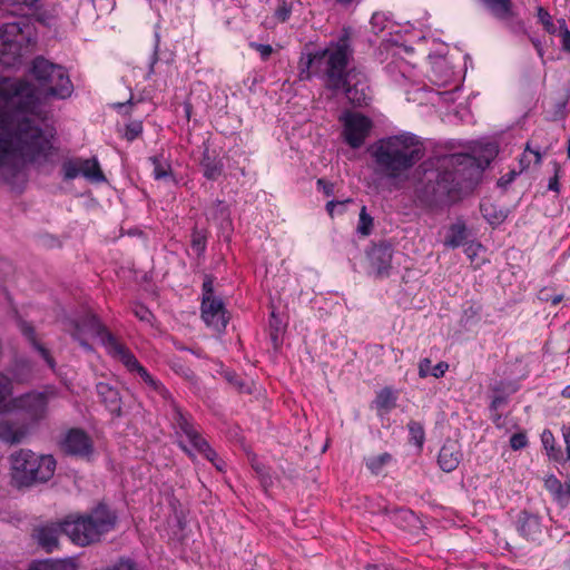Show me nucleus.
<instances>
[{
  "label": "nucleus",
  "instance_id": "nucleus-29",
  "mask_svg": "<svg viewBox=\"0 0 570 570\" xmlns=\"http://www.w3.org/2000/svg\"><path fill=\"white\" fill-rule=\"evenodd\" d=\"M204 176L209 180H216L223 171V163L220 159L210 157L205 154L202 160Z\"/></svg>",
  "mask_w": 570,
  "mask_h": 570
},
{
  "label": "nucleus",
  "instance_id": "nucleus-41",
  "mask_svg": "<svg viewBox=\"0 0 570 570\" xmlns=\"http://www.w3.org/2000/svg\"><path fill=\"white\" fill-rule=\"evenodd\" d=\"M191 247L197 255L204 254L206 249V236L198 230H194L191 235Z\"/></svg>",
  "mask_w": 570,
  "mask_h": 570
},
{
  "label": "nucleus",
  "instance_id": "nucleus-60",
  "mask_svg": "<svg viewBox=\"0 0 570 570\" xmlns=\"http://www.w3.org/2000/svg\"><path fill=\"white\" fill-rule=\"evenodd\" d=\"M367 570H391L385 564H368L366 567Z\"/></svg>",
  "mask_w": 570,
  "mask_h": 570
},
{
  "label": "nucleus",
  "instance_id": "nucleus-28",
  "mask_svg": "<svg viewBox=\"0 0 570 570\" xmlns=\"http://www.w3.org/2000/svg\"><path fill=\"white\" fill-rule=\"evenodd\" d=\"M498 19H508L513 16L511 0H481Z\"/></svg>",
  "mask_w": 570,
  "mask_h": 570
},
{
  "label": "nucleus",
  "instance_id": "nucleus-23",
  "mask_svg": "<svg viewBox=\"0 0 570 570\" xmlns=\"http://www.w3.org/2000/svg\"><path fill=\"white\" fill-rule=\"evenodd\" d=\"M515 525L518 532L527 540H537L542 531L540 518L527 511L520 512Z\"/></svg>",
  "mask_w": 570,
  "mask_h": 570
},
{
  "label": "nucleus",
  "instance_id": "nucleus-22",
  "mask_svg": "<svg viewBox=\"0 0 570 570\" xmlns=\"http://www.w3.org/2000/svg\"><path fill=\"white\" fill-rule=\"evenodd\" d=\"M66 453L71 455H88L91 451V442L87 434L80 430H70L62 443Z\"/></svg>",
  "mask_w": 570,
  "mask_h": 570
},
{
  "label": "nucleus",
  "instance_id": "nucleus-49",
  "mask_svg": "<svg viewBox=\"0 0 570 570\" xmlns=\"http://www.w3.org/2000/svg\"><path fill=\"white\" fill-rule=\"evenodd\" d=\"M449 368V364L445 363V362H439L436 365H434L430 372V375L439 379V377H442L445 372L448 371Z\"/></svg>",
  "mask_w": 570,
  "mask_h": 570
},
{
  "label": "nucleus",
  "instance_id": "nucleus-7",
  "mask_svg": "<svg viewBox=\"0 0 570 570\" xmlns=\"http://www.w3.org/2000/svg\"><path fill=\"white\" fill-rule=\"evenodd\" d=\"M107 512L104 504L88 514H69L60 528L75 544L86 547L97 542L106 530Z\"/></svg>",
  "mask_w": 570,
  "mask_h": 570
},
{
  "label": "nucleus",
  "instance_id": "nucleus-18",
  "mask_svg": "<svg viewBox=\"0 0 570 570\" xmlns=\"http://www.w3.org/2000/svg\"><path fill=\"white\" fill-rule=\"evenodd\" d=\"M399 47L392 53V60L386 65L385 69L391 79L399 86L407 83H416L419 75L415 66L399 56Z\"/></svg>",
  "mask_w": 570,
  "mask_h": 570
},
{
  "label": "nucleus",
  "instance_id": "nucleus-44",
  "mask_svg": "<svg viewBox=\"0 0 570 570\" xmlns=\"http://www.w3.org/2000/svg\"><path fill=\"white\" fill-rule=\"evenodd\" d=\"M109 570H141L137 562L131 558H120L117 562L112 564Z\"/></svg>",
  "mask_w": 570,
  "mask_h": 570
},
{
  "label": "nucleus",
  "instance_id": "nucleus-45",
  "mask_svg": "<svg viewBox=\"0 0 570 570\" xmlns=\"http://www.w3.org/2000/svg\"><path fill=\"white\" fill-rule=\"evenodd\" d=\"M109 413L116 414L117 416L121 415V406L120 399L118 397V392L114 391L109 387Z\"/></svg>",
  "mask_w": 570,
  "mask_h": 570
},
{
  "label": "nucleus",
  "instance_id": "nucleus-61",
  "mask_svg": "<svg viewBox=\"0 0 570 570\" xmlns=\"http://www.w3.org/2000/svg\"><path fill=\"white\" fill-rule=\"evenodd\" d=\"M503 402H504L503 397L497 396V397L493 399V401L491 403V407L497 410Z\"/></svg>",
  "mask_w": 570,
  "mask_h": 570
},
{
  "label": "nucleus",
  "instance_id": "nucleus-26",
  "mask_svg": "<svg viewBox=\"0 0 570 570\" xmlns=\"http://www.w3.org/2000/svg\"><path fill=\"white\" fill-rule=\"evenodd\" d=\"M149 161L153 165V177L156 180L175 181L170 161L166 157L163 155L153 156Z\"/></svg>",
  "mask_w": 570,
  "mask_h": 570
},
{
  "label": "nucleus",
  "instance_id": "nucleus-56",
  "mask_svg": "<svg viewBox=\"0 0 570 570\" xmlns=\"http://www.w3.org/2000/svg\"><path fill=\"white\" fill-rule=\"evenodd\" d=\"M481 247H482L481 244L472 242L470 244H466L464 252H465L466 256L472 259L474 256L478 255V250Z\"/></svg>",
  "mask_w": 570,
  "mask_h": 570
},
{
  "label": "nucleus",
  "instance_id": "nucleus-10",
  "mask_svg": "<svg viewBox=\"0 0 570 570\" xmlns=\"http://www.w3.org/2000/svg\"><path fill=\"white\" fill-rule=\"evenodd\" d=\"M202 291V320L214 331L224 332L228 323L227 311L223 299L214 294V282L210 276L205 277Z\"/></svg>",
  "mask_w": 570,
  "mask_h": 570
},
{
  "label": "nucleus",
  "instance_id": "nucleus-48",
  "mask_svg": "<svg viewBox=\"0 0 570 570\" xmlns=\"http://www.w3.org/2000/svg\"><path fill=\"white\" fill-rule=\"evenodd\" d=\"M292 13V8L286 2H282L278 8L275 10V18L279 22H285Z\"/></svg>",
  "mask_w": 570,
  "mask_h": 570
},
{
  "label": "nucleus",
  "instance_id": "nucleus-5",
  "mask_svg": "<svg viewBox=\"0 0 570 570\" xmlns=\"http://www.w3.org/2000/svg\"><path fill=\"white\" fill-rule=\"evenodd\" d=\"M35 41V26L24 16L0 24V65L16 66Z\"/></svg>",
  "mask_w": 570,
  "mask_h": 570
},
{
  "label": "nucleus",
  "instance_id": "nucleus-4",
  "mask_svg": "<svg viewBox=\"0 0 570 570\" xmlns=\"http://www.w3.org/2000/svg\"><path fill=\"white\" fill-rule=\"evenodd\" d=\"M490 164L488 158L484 164L470 154H450L431 158L424 161L420 169L423 173L422 193L432 203L449 205L458 200L459 181L456 175L459 167L483 168Z\"/></svg>",
  "mask_w": 570,
  "mask_h": 570
},
{
  "label": "nucleus",
  "instance_id": "nucleus-54",
  "mask_svg": "<svg viewBox=\"0 0 570 570\" xmlns=\"http://www.w3.org/2000/svg\"><path fill=\"white\" fill-rule=\"evenodd\" d=\"M559 168L556 166L554 175L549 179L548 189L559 193L560 184H559Z\"/></svg>",
  "mask_w": 570,
  "mask_h": 570
},
{
  "label": "nucleus",
  "instance_id": "nucleus-62",
  "mask_svg": "<svg viewBox=\"0 0 570 570\" xmlns=\"http://www.w3.org/2000/svg\"><path fill=\"white\" fill-rule=\"evenodd\" d=\"M399 513L404 518V519H412L414 518V514L412 511L410 510H400Z\"/></svg>",
  "mask_w": 570,
  "mask_h": 570
},
{
  "label": "nucleus",
  "instance_id": "nucleus-20",
  "mask_svg": "<svg viewBox=\"0 0 570 570\" xmlns=\"http://www.w3.org/2000/svg\"><path fill=\"white\" fill-rule=\"evenodd\" d=\"M462 456L460 443L455 440H448L439 452L438 463L444 472H452L459 466Z\"/></svg>",
  "mask_w": 570,
  "mask_h": 570
},
{
  "label": "nucleus",
  "instance_id": "nucleus-52",
  "mask_svg": "<svg viewBox=\"0 0 570 570\" xmlns=\"http://www.w3.org/2000/svg\"><path fill=\"white\" fill-rule=\"evenodd\" d=\"M348 200H346V203H348ZM345 206V202H335V200H330L327 204H326V210L327 213L330 214V216H334L335 212L337 208L340 209H343Z\"/></svg>",
  "mask_w": 570,
  "mask_h": 570
},
{
  "label": "nucleus",
  "instance_id": "nucleus-12",
  "mask_svg": "<svg viewBox=\"0 0 570 570\" xmlns=\"http://www.w3.org/2000/svg\"><path fill=\"white\" fill-rule=\"evenodd\" d=\"M128 98L126 101H115L110 104L112 110L121 118L116 122V132L127 141H134L142 134V121L139 119H131L130 116L135 107L140 100H134L131 89L128 88Z\"/></svg>",
  "mask_w": 570,
  "mask_h": 570
},
{
  "label": "nucleus",
  "instance_id": "nucleus-31",
  "mask_svg": "<svg viewBox=\"0 0 570 570\" xmlns=\"http://www.w3.org/2000/svg\"><path fill=\"white\" fill-rule=\"evenodd\" d=\"M208 216L213 219L220 220L222 225L230 224L228 206L222 202L216 200L207 212Z\"/></svg>",
  "mask_w": 570,
  "mask_h": 570
},
{
  "label": "nucleus",
  "instance_id": "nucleus-58",
  "mask_svg": "<svg viewBox=\"0 0 570 570\" xmlns=\"http://www.w3.org/2000/svg\"><path fill=\"white\" fill-rule=\"evenodd\" d=\"M533 47L535 48L538 55L542 58L543 57V47L539 39L531 37L530 38Z\"/></svg>",
  "mask_w": 570,
  "mask_h": 570
},
{
  "label": "nucleus",
  "instance_id": "nucleus-33",
  "mask_svg": "<svg viewBox=\"0 0 570 570\" xmlns=\"http://www.w3.org/2000/svg\"><path fill=\"white\" fill-rule=\"evenodd\" d=\"M29 570H71L70 563L65 560H41L33 562Z\"/></svg>",
  "mask_w": 570,
  "mask_h": 570
},
{
  "label": "nucleus",
  "instance_id": "nucleus-40",
  "mask_svg": "<svg viewBox=\"0 0 570 570\" xmlns=\"http://www.w3.org/2000/svg\"><path fill=\"white\" fill-rule=\"evenodd\" d=\"M541 441H542V444H543L544 449L547 450L548 454L551 458H553L556 461H559V458L556 454L553 434L549 430H544L541 435Z\"/></svg>",
  "mask_w": 570,
  "mask_h": 570
},
{
  "label": "nucleus",
  "instance_id": "nucleus-14",
  "mask_svg": "<svg viewBox=\"0 0 570 570\" xmlns=\"http://www.w3.org/2000/svg\"><path fill=\"white\" fill-rule=\"evenodd\" d=\"M174 420L179 431L187 438L193 449L210 461L217 470L222 471L224 462L218 459L216 452L208 445L207 441L202 438L189 417L184 414L177 406H174Z\"/></svg>",
  "mask_w": 570,
  "mask_h": 570
},
{
  "label": "nucleus",
  "instance_id": "nucleus-2",
  "mask_svg": "<svg viewBox=\"0 0 570 570\" xmlns=\"http://www.w3.org/2000/svg\"><path fill=\"white\" fill-rule=\"evenodd\" d=\"M353 57L350 37L345 33L336 41L315 53L302 55L298 69L299 79L309 80L318 76L332 90H345L347 100L354 106H367L371 101V89L364 73L355 69L347 70Z\"/></svg>",
  "mask_w": 570,
  "mask_h": 570
},
{
  "label": "nucleus",
  "instance_id": "nucleus-6",
  "mask_svg": "<svg viewBox=\"0 0 570 570\" xmlns=\"http://www.w3.org/2000/svg\"><path fill=\"white\" fill-rule=\"evenodd\" d=\"M12 480L17 487H31L50 480L56 470L52 455H39L20 449L11 454Z\"/></svg>",
  "mask_w": 570,
  "mask_h": 570
},
{
  "label": "nucleus",
  "instance_id": "nucleus-24",
  "mask_svg": "<svg viewBox=\"0 0 570 570\" xmlns=\"http://www.w3.org/2000/svg\"><path fill=\"white\" fill-rule=\"evenodd\" d=\"M62 533L60 523L47 524L38 528L35 538L38 544L47 552H52L58 547L59 534Z\"/></svg>",
  "mask_w": 570,
  "mask_h": 570
},
{
  "label": "nucleus",
  "instance_id": "nucleus-21",
  "mask_svg": "<svg viewBox=\"0 0 570 570\" xmlns=\"http://www.w3.org/2000/svg\"><path fill=\"white\" fill-rule=\"evenodd\" d=\"M429 58L431 60L430 81L438 87H444L450 83L453 79L454 71L448 59L443 56H430Z\"/></svg>",
  "mask_w": 570,
  "mask_h": 570
},
{
  "label": "nucleus",
  "instance_id": "nucleus-50",
  "mask_svg": "<svg viewBox=\"0 0 570 570\" xmlns=\"http://www.w3.org/2000/svg\"><path fill=\"white\" fill-rule=\"evenodd\" d=\"M432 370V363L429 358H423L419 363V375L421 377H426L430 375V372Z\"/></svg>",
  "mask_w": 570,
  "mask_h": 570
},
{
  "label": "nucleus",
  "instance_id": "nucleus-46",
  "mask_svg": "<svg viewBox=\"0 0 570 570\" xmlns=\"http://www.w3.org/2000/svg\"><path fill=\"white\" fill-rule=\"evenodd\" d=\"M249 46H250V48L255 49L259 53L262 60H264V61H266L274 51L273 47L271 45L250 42Z\"/></svg>",
  "mask_w": 570,
  "mask_h": 570
},
{
  "label": "nucleus",
  "instance_id": "nucleus-9",
  "mask_svg": "<svg viewBox=\"0 0 570 570\" xmlns=\"http://www.w3.org/2000/svg\"><path fill=\"white\" fill-rule=\"evenodd\" d=\"M109 356L122 364L130 374H136L147 387L164 400L170 397L164 384L154 377L137 360L130 348L109 333Z\"/></svg>",
  "mask_w": 570,
  "mask_h": 570
},
{
  "label": "nucleus",
  "instance_id": "nucleus-59",
  "mask_svg": "<svg viewBox=\"0 0 570 570\" xmlns=\"http://www.w3.org/2000/svg\"><path fill=\"white\" fill-rule=\"evenodd\" d=\"M158 60V56H157V51L155 50V52L153 53L151 58H150V66H149V72H148V77L154 73V66L155 63L157 62Z\"/></svg>",
  "mask_w": 570,
  "mask_h": 570
},
{
  "label": "nucleus",
  "instance_id": "nucleus-17",
  "mask_svg": "<svg viewBox=\"0 0 570 570\" xmlns=\"http://www.w3.org/2000/svg\"><path fill=\"white\" fill-rule=\"evenodd\" d=\"M16 325L28 346L39 354V356L46 362L50 370L55 371L56 361L52 357L50 351L41 342L40 335L38 334L33 324L17 315Z\"/></svg>",
  "mask_w": 570,
  "mask_h": 570
},
{
  "label": "nucleus",
  "instance_id": "nucleus-27",
  "mask_svg": "<svg viewBox=\"0 0 570 570\" xmlns=\"http://www.w3.org/2000/svg\"><path fill=\"white\" fill-rule=\"evenodd\" d=\"M466 238V226L463 222L459 220L450 226L448 235L444 239V245L451 248H456L464 245Z\"/></svg>",
  "mask_w": 570,
  "mask_h": 570
},
{
  "label": "nucleus",
  "instance_id": "nucleus-43",
  "mask_svg": "<svg viewBox=\"0 0 570 570\" xmlns=\"http://www.w3.org/2000/svg\"><path fill=\"white\" fill-rule=\"evenodd\" d=\"M409 430H410V434H411V438L414 441V443L417 446H422V444L424 442V431H423V428L421 426V424L417 422H411L409 424Z\"/></svg>",
  "mask_w": 570,
  "mask_h": 570
},
{
  "label": "nucleus",
  "instance_id": "nucleus-13",
  "mask_svg": "<svg viewBox=\"0 0 570 570\" xmlns=\"http://www.w3.org/2000/svg\"><path fill=\"white\" fill-rule=\"evenodd\" d=\"M340 121L343 126L342 137L353 149H357L365 142L373 127V121L354 111H345L341 115Z\"/></svg>",
  "mask_w": 570,
  "mask_h": 570
},
{
  "label": "nucleus",
  "instance_id": "nucleus-3",
  "mask_svg": "<svg viewBox=\"0 0 570 570\" xmlns=\"http://www.w3.org/2000/svg\"><path fill=\"white\" fill-rule=\"evenodd\" d=\"M424 153L420 137L407 131L381 138L371 148L375 173L392 181L405 180Z\"/></svg>",
  "mask_w": 570,
  "mask_h": 570
},
{
  "label": "nucleus",
  "instance_id": "nucleus-63",
  "mask_svg": "<svg viewBox=\"0 0 570 570\" xmlns=\"http://www.w3.org/2000/svg\"><path fill=\"white\" fill-rule=\"evenodd\" d=\"M16 3H22V4H26L28 7H32L35 6L38 0H13Z\"/></svg>",
  "mask_w": 570,
  "mask_h": 570
},
{
  "label": "nucleus",
  "instance_id": "nucleus-38",
  "mask_svg": "<svg viewBox=\"0 0 570 570\" xmlns=\"http://www.w3.org/2000/svg\"><path fill=\"white\" fill-rule=\"evenodd\" d=\"M375 403L380 409H390L394 406L395 396L391 390L384 389L377 394Z\"/></svg>",
  "mask_w": 570,
  "mask_h": 570
},
{
  "label": "nucleus",
  "instance_id": "nucleus-55",
  "mask_svg": "<svg viewBox=\"0 0 570 570\" xmlns=\"http://www.w3.org/2000/svg\"><path fill=\"white\" fill-rule=\"evenodd\" d=\"M562 436L566 444V460L570 461V426H562Z\"/></svg>",
  "mask_w": 570,
  "mask_h": 570
},
{
  "label": "nucleus",
  "instance_id": "nucleus-47",
  "mask_svg": "<svg viewBox=\"0 0 570 570\" xmlns=\"http://www.w3.org/2000/svg\"><path fill=\"white\" fill-rule=\"evenodd\" d=\"M527 444H528V439L524 433H514L510 438V446L515 451L525 448Z\"/></svg>",
  "mask_w": 570,
  "mask_h": 570
},
{
  "label": "nucleus",
  "instance_id": "nucleus-25",
  "mask_svg": "<svg viewBox=\"0 0 570 570\" xmlns=\"http://www.w3.org/2000/svg\"><path fill=\"white\" fill-rule=\"evenodd\" d=\"M27 434V429L23 425H20L17 422L11 420H1L0 421V440L14 444L19 443L23 440Z\"/></svg>",
  "mask_w": 570,
  "mask_h": 570
},
{
  "label": "nucleus",
  "instance_id": "nucleus-30",
  "mask_svg": "<svg viewBox=\"0 0 570 570\" xmlns=\"http://www.w3.org/2000/svg\"><path fill=\"white\" fill-rule=\"evenodd\" d=\"M393 461V458L390 453H381L377 455H371L365 459L366 468L371 471L372 474L379 475L384 469L390 465Z\"/></svg>",
  "mask_w": 570,
  "mask_h": 570
},
{
  "label": "nucleus",
  "instance_id": "nucleus-39",
  "mask_svg": "<svg viewBox=\"0 0 570 570\" xmlns=\"http://www.w3.org/2000/svg\"><path fill=\"white\" fill-rule=\"evenodd\" d=\"M530 156H533L534 158V164L539 165L541 163V154L539 150H531L530 149V145L527 144V147H525V150L523 153V155L521 156V159H520V165L522 167V170H524L525 168H528L531 164V159H530Z\"/></svg>",
  "mask_w": 570,
  "mask_h": 570
},
{
  "label": "nucleus",
  "instance_id": "nucleus-51",
  "mask_svg": "<svg viewBox=\"0 0 570 570\" xmlns=\"http://www.w3.org/2000/svg\"><path fill=\"white\" fill-rule=\"evenodd\" d=\"M316 185H317V188L320 190H322L326 196L333 195V193H334L333 184L321 178L317 180Z\"/></svg>",
  "mask_w": 570,
  "mask_h": 570
},
{
  "label": "nucleus",
  "instance_id": "nucleus-11",
  "mask_svg": "<svg viewBox=\"0 0 570 570\" xmlns=\"http://www.w3.org/2000/svg\"><path fill=\"white\" fill-rule=\"evenodd\" d=\"M69 321L66 330L85 350L91 351L95 344L102 346L107 344V332L95 315Z\"/></svg>",
  "mask_w": 570,
  "mask_h": 570
},
{
  "label": "nucleus",
  "instance_id": "nucleus-19",
  "mask_svg": "<svg viewBox=\"0 0 570 570\" xmlns=\"http://www.w3.org/2000/svg\"><path fill=\"white\" fill-rule=\"evenodd\" d=\"M393 257V248L387 244H380L368 252L372 269L380 277L389 276Z\"/></svg>",
  "mask_w": 570,
  "mask_h": 570
},
{
  "label": "nucleus",
  "instance_id": "nucleus-1",
  "mask_svg": "<svg viewBox=\"0 0 570 570\" xmlns=\"http://www.w3.org/2000/svg\"><path fill=\"white\" fill-rule=\"evenodd\" d=\"M36 88L19 78L0 77V179L16 186L26 169L50 173L58 160L53 135L42 129Z\"/></svg>",
  "mask_w": 570,
  "mask_h": 570
},
{
  "label": "nucleus",
  "instance_id": "nucleus-53",
  "mask_svg": "<svg viewBox=\"0 0 570 570\" xmlns=\"http://www.w3.org/2000/svg\"><path fill=\"white\" fill-rule=\"evenodd\" d=\"M135 314L139 317L140 321L150 323L151 314L150 312L145 308L144 306H137L135 308Z\"/></svg>",
  "mask_w": 570,
  "mask_h": 570
},
{
  "label": "nucleus",
  "instance_id": "nucleus-15",
  "mask_svg": "<svg viewBox=\"0 0 570 570\" xmlns=\"http://www.w3.org/2000/svg\"><path fill=\"white\" fill-rule=\"evenodd\" d=\"M48 394L46 392L31 391L13 397L9 403L4 401V411L22 412L28 419L39 421L45 417L48 407Z\"/></svg>",
  "mask_w": 570,
  "mask_h": 570
},
{
  "label": "nucleus",
  "instance_id": "nucleus-16",
  "mask_svg": "<svg viewBox=\"0 0 570 570\" xmlns=\"http://www.w3.org/2000/svg\"><path fill=\"white\" fill-rule=\"evenodd\" d=\"M65 180L83 177L90 181H104L105 176L96 158H71L62 164Z\"/></svg>",
  "mask_w": 570,
  "mask_h": 570
},
{
  "label": "nucleus",
  "instance_id": "nucleus-42",
  "mask_svg": "<svg viewBox=\"0 0 570 570\" xmlns=\"http://www.w3.org/2000/svg\"><path fill=\"white\" fill-rule=\"evenodd\" d=\"M556 35L561 38L563 50L570 52V31L567 28L564 19H559V30Z\"/></svg>",
  "mask_w": 570,
  "mask_h": 570
},
{
  "label": "nucleus",
  "instance_id": "nucleus-64",
  "mask_svg": "<svg viewBox=\"0 0 570 570\" xmlns=\"http://www.w3.org/2000/svg\"><path fill=\"white\" fill-rule=\"evenodd\" d=\"M561 396L564 399H570V384L563 387L561 391Z\"/></svg>",
  "mask_w": 570,
  "mask_h": 570
},
{
  "label": "nucleus",
  "instance_id": "nucleus-8",
  "mask_svg": "<svg viewBox=\"0 0 570 570\" xmlns=\"http://www.w3.org/2000/svg\"><path fill=\"white\" fill-rule=\"evenodd\" d=\"M30 72L38 81L42 94L61 99L71 95L73 87L63 67L42 57H37L32 62Z\"/></svg>",
  "mask_w": 570,
  "mask_h": 570
},
{
  "label": "nucleus",
  "instance_id": "nucleus-57",
  "mask_svg": "<svg viewBox=\"0 0 570 570\" xmlns=\"http://www.w3.org/2000/svg\"><path fill=\"white\" fill-rule=\"evenodd\" d=\"M515 175H517L515 171L509 173L508 176H503L499 179L498 185L505 186V185L510 184L514 179Z\"/></svg>",
  "mask_w": 570,
  "mask_h": 570
},
{
  "label": "nucleus",
  "instance_id": "nucleus-37",
  "mask_svg": "<svg viewBox=\"0 0 570 570\" xmlns=\"http://www.w3.org/2000/svg\"><path fill=\"white\" fill-rule=\"evenodd\" d=\"M371 27L375 33L383 32L391 27L387 16L383 12H375L371 18Z\"/></svg>",
  "mask_w": 570,
  "mask_h": 570
},
{
  "label": "nucleus",
  "instance_id": "nucleus-34",
  "mask_svg": "<svg viewBox=\"0 0 570 570\" xmlns=\"http://www.w3.org/2000/svg\"><path fill=\"white\" fill-rule=\"evenodd\" d=\"M483 217L492 225L499 224L504 219L501 210L497 212L494 206L490 203H483L480 206Z\"/></svg>",
  "mask_w": 570,
  "mask_h": 570
},
{
  "label": "nucleus",
  "instance_id": "nucleus-32",
  "mask_svg": "<svg viewBox=\"0 0 570 570\" xmlns=\"http://www.w3.org/2000/svg\"><path fill=\"white\" fill-rule=\"evenodd\" d=\"M546 488L559 500L570 495V483L562 484L553 475L546 480Z\"/></svg>",
  "mask_w": 570,
  "mask_h": 570
},
{
  "label": "nucleus",
  "instance_id": "nucleus-35",
  "mask_svg": "<svg viewBox=\"0 0 570 570\" xmlns=\"http://www.w3.org/2000/svg\"><path fill=\"white\" fill-rule=\"evenodd\" d=\"M538 19L542 23L544 30L551 35H556L559 30V20L553 22L550 13L542 7L538 8Z\"/></svg>",
  "mask_w": 570,
  "mask_h": 570
},
{
  "label": "nucleus",
  "instance_id": "nucleus-36",
  "mask_svg": "<svg viewBox=\"0 0 570 570\" xmlns=\"http://www.w3.org/2000/svg\"><path fill=\"white\" fill-rule=\"evenodd\" d=\"M372 227H373V218L367 214L366 207L363 206L360 212L357 232L363 236H367L371 234Z\"/></svg>",
  "mask_w": 570,
  "mask_h": 570
}]
</instances>
